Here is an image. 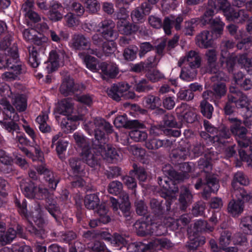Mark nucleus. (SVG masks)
Segmentation results:
<instances>
[{
    "instance_id": "obj_1",
    "label": "nucleus",
    "mask_w": 252,
    "mask_h": 252,
    "mask_svg": "<svg viewBox=\"0 0 252 252\" xmlns=\"http://www.w3.org/2000/svg\"><path fill=\"white\" fill-rule=\"evenodd\" d=\"M84 128L90 135L94 134L95 140L97 141L99 145V153L101 158L106 159L109 162L121 159L120 154L116 149L104 143L105 139L104 131L111 133L113 130L110 123L103 119L98 118L94 119V122L86 123Z\"/></svg>"
},
{
    "instance_id": "obj_2",
    "label": "nucleus",
    "mask_w": 252,
    "mask_h": 252,
    "mask_svg": "<svg viewBox=\"0 0 252 252\" xmlns=\"http://www.w3.org/2000/svg\"><path fill=\"white\" fill-rule=\"evenodd\" d=\"M215 0L216 4L213 0H209L208 7L201 19V23L203 25H210L214 32L220 34L223 31L224 23L219 18L213 19V17L219 10H221L226 17L232 7L228 0Z\"/></svg>"
},
{
    "instance_id": "obj_3",
    "label": "nucleus",
    "mask_w": 252,
    "mask_h": 252,
    "mask_svg": "<svg viewBox=\"0 0 252 252\" xmlns=\"http://www.w3.org/2000/svg\"><path fill=\"white\" fill-rule=\"evenodd\" d=\"M15 204L18 207L19 213L27 218L30 222L27 227L28 230L31 233L37 235H42L44 234V230L43 227L45 221L42 218L41 211L39 205H37V208L34 211H32L31 214L28 215L27 210V202L25 199H24L21 203L20 200L16 199Z\"/></svg>"
},
{
    "instance_id": "obj_4",
    "label": "nucleus",
    "mask_w": 252,
    "mask_h": 252,
    "mask_svg": "<svg viewBox=\"0 0 252 252\" xmlns=\"http://www.w3.org/2000/svg\"><path fill=\"white\" fill-rule=\"evenodd\" d=\"M228 120L231 123V132L235 136L239 145L241 147L250 146L251 151V154L250 155H245V153H243V151H240V155L242 160L249 162V159H247V158H252V136L250 138L246 136L247 129L241 126V120L235 118H229Z\"/></svg>"
},
{
    "instance_id": "obj_5",
    "label": "nucleus",
    "mask_w": 252,
    "mask_h": 252,
    "mask_svg": "<svg viewBox=\"0 0 252 252\" xmlns=\"http://www.w3.org/2000/svg\"><path fill=\"white\" fill-rule=\"evenodd\" d=\"M205 60L207 62L204 72L215 74L212 77L213 81L226 80V76L220 70L219 65L217 64V55L215 49H209L206 51Z\"/></svg>"
},
{
    "instance_id": "obj_6",
    "label": "nucleus",
    "mask_w": 252,
    "mask_h": 252,
    "mask_svg": "<svg viewBox=\"0 0 252 252\" xmlns=\"http://www.w3.org/2000/svg\"><path fill=\"white\" fill-rule=\"evenodd\" d=\"M48 38L40 34L36 35L32 42L34 45L29 47V63L33 67H36L39 64V61L38 58V51L43 52L47 44Z\"/></svg>"
},
{
    "instance_id": "obj_7",
    "label": "nucleus",
    "mask_w": 252,
    "mask_h": 252,
    "mask_svg": "<svg viewBox=\"0 0 252 252\" xmlns=\"http://www.w3.org/2000/svg\"><path fill=\"white\" fill-rule=\"evenodd\" d=\"M234 46V43L230 41H223L220 45L221 53L220 62L223 68H226L229 72L232 71L235 66V56L230 55L229 49Z\"/></svg>"
},
{
    "instance_id": "obj_8",
    "label": "nucleus",
    "mask_w": 252,
    "mask_h": 252,
    "mask_svg": "<svg viewBox=\"0 0 252 252\" xmlns=\"http://www.w3.org/2000/svg\"><path fill=\"white\" fill-rule=\"evenodd\" d=\"M0 94L3 97L2 99L7 100L6 97L11 99L13 104L17 110L20 112L24 111L27 108V98L23 95L13 94L11 91L10 87L7 84L0 85Z\"/></svg>"
},
{
    "instance_id": "obj_9",
    "label": "nucleus",
    "mask_w": 252,
    "mask_h": 252,
    "mask_svg": "<svg viewBox=\"0 0 252 252\" xmlns=\"http://www.w3.org/2000/svg\"><path fill=\"white\" fill-rule=\"evenodd\" d=\"M18 58L17 53L15 51L13 53V57L7 58L6 62L0 59V68L7 67L12 70L6 72L2 75V78L6 81H11L15 79L18 75L21 73V66L17 63Z\"/></svg>"
},
{
    "instance_id": "obj_10",
    "label": "nucleus",
    "mask_w": 252,
    "mask_h": 252,
    "mask_svg": "<svg viewBox=\"0 0 252 252\" xmlns=\"http://www.w3.org/2000/svg\"><path fill=\"white\" fill-rule=\"evenodd\" d=\"M234 195L238 198V200H232L230 201L228 205V211L233 217H236L243 211L244 202L248 200L249 199H252V195L250 197V195L247 194L245 191L242 189L240 190L235 189L233 195Z\"/></svg>"
},
{
    "instance_id": "obj_11",
    "label": "nucleus",
    "mask_w": 252,
    "mask_h": 252,
    "mask_svg": "<svg viewBox=\"0 0 252 252\" xmlns=\"http://www.w3.org/2000/svg\"><path fill=\"white\" fill-rule=\"evenodd\" d=\"M81 159L91 167H94L99 164L100 160V155L99 153V145L97 142L93 144L92 147L90 146L82 149L80 154Z\"/></svg>"
},
{
    "instance_id": "obj_12",
    "label": "nucleus",
    "mask_w": 252,
    "mask_h": 252,
    "mask_svg": "<svg viewBox=\"0 0 252 252\" xmlns=\"http://www.w3.org/2000/svg\"><path fill=\"white\" fill-rule=\"evenodd\" d=\"M0 104L3 107L4 112L11 121L5 122L3 123V127L9 132H13L19 129V126L15 122L19 120V116L15 113L14 108L11 105L9 102L5 99L0 100Z\"/></svg>"
},
{
    "instance_id": "obj_13",
    "label": "nucleus",
    "mask_w": 252,
    "mask_h": 252,
    "mask_svg": "<svg viewBox=\"0 0 252 252\" xmlns=\"http://www.w3.org/2000/svg\"><path fill=\"white\" fill-rule=\"evenodd\" d=\"M65 53L62 50H52L49 55V60L45 63V68L48 73L56 70L63 64Z\"/></svg>"
},
{
    "instance_id": "obj_14",
    "label": "nucleus",
    "mask_w": 252,
    "mask_h": 252,
    "mask_svg": "<svg viewBox=\"0 0 252 252\" xmlns=\"http://www.w3.org/2000/svg\"><path fill=\"white\" fill-rule=\"evenodd\" d=\"M69 164L75 180L72 182V186L74 187L83 186L85 181L82 179V177L85 174L84 165L80 160L74 158L70 159Z\"/></svg>"
},
{
    "instance_id": "obj_15",
    "label": "nucleus",
    "mask_w": 252,
    "mask_h": 252,
    "mask_svg": "<svg viewBox=\"0 0 252 252\" xmlns=\"http://www.w3.org/2000/svg\"><path fill=\"white\" fill-rule=\"evenodd\" d=\"M158 183L162 188V196L167 199H173L176 197V193L178 191V188L175 186L174 182L169 180L166 177L158 178Z\"/></svg>"
},
{
    "instance_id": "obj_16",
    "label": "nucleus",
    "mask_w": 252,
    "mask_h": 252,
    "mask_svg": "<svg viewBox=\"0 0 252 252\" xmlns=\"http://www.w3.org/2000/svg\"><path fill=\"white\" fill-rule=\"evenodd\" d=\"M20 187L24 195L30 198L42 199L47 192L46 189L36 188L34 184L31 182L25 183L23 181L21 183Z\"/></svg>"
},
{
    "instance_id": "obj_17",
    "label": "nucleus",
    "mask_w": 252,
    "mask_h": 252,
    "mask_svg": "<svg viewBox=\"0 0 252 252\" xmlns=\"http://www.w3.org/2000/svg\"><path fill=\"white\" fill-rule=\"evenodd\" d=\"M115 23L110 19H105L101 21L98 25L96 31L100 32L103 37L107 40L115 39L117 37V33L114 30Z\"/></svg>"
},
{
    "instance_id": "obj_18",
    "label": "nucleus",
    "mask_w": 252,
    "mask_h": 252,
    "mask_svg": "<svg viewBox=\"0 0 252 252\" xmlns=\"http://www.w3.org/2000/svg\"><path fill=\"white\" fill-rule=\"evenodd\" d=\"M190 221V218L188 215H183L179 219L175 220L171 218H168L164 220V226H162V231L157 232V234L162 235L167 232V228L169 227L171 230H176L179 227L182 228V225L185 226Z\"/></svg>"
},
{
    "instance_id": "obj_19",
    "label": "nucleus",
    "mask_w": 252,
    "mask_h": 252,
    "mask_svg": "<svg viewBox=\"0 0 252 252\" xmlns=\"http://www.w3.org/2000/svg\"><path fill=\"white\" fill-rule=\"evenodd\" d=\"M126 8H120V10L117 14V18L119 20L117 26L119 32L122 33L128 34L131 33L132 29L131 25L127 21L128 12Z\"/></svg>"
},
{
    "instance_id": "obj_20",
    "label": "nucleus",
    "mask_w": 252,
    "mask_h": 252,
    "mask_svg": "<svg viewBox=\"0 0 252 252\" xmlns=\"http://www.w3.org/2000/svg\"><path fill=\"white\" fill-rule=\"evenodd\" d=\"M162 226H164L163 224H158L157 225V224L154 223L149 224L140 221H137L134 224V228L136 230L137 234L140 236H145L153 233L155 228H157L155 231L156 235H159L157 234V232L162 231Z\"/></svg>"
},
{
    "instance_id": "obj_21",
    "label": "nucleus",
    "mask_w": 252,
    "mask_h": 252,
    "mask_svg": "<svg viewBox=\"0 0 252 252\" xmlns=\"http://www.w3.org/2000/svg\"><path fill=\"white\" fill-rule=\"evenodd\" d=\"M120 199L121 203L115 198H110L112 207L114 211H117L119 208L126 218L129 217L130 216L129 212L130 203L128 194L125 192H122L120 196Z\"/></svg>"
},
{
    "instance_id": "obj_22",
    "label": "nucleus",
    "mask_w": 252,
    "mask_h": 252,
    "mask_svg": "<svg viewBox=\"0 0 252 252\" xmlns=\"http://www.w3.org/2000/svg\"><path fill=\"white\" fill-rule=\"evenodd\" d=\"M87 110L86 108L84 109L83 110L84 112L80 115L62 118L60 123V126L63 130L66 133H69L76 129L79 125L78 121L83 120V115L86 112Z\"/></svg>"
},
{
    "instance_id": "obj_23",
    "label": "nucleus",
    "mask_w": 252,
    "mask_h": 252,
    "mask_svg": "<svg viewBox=\"0 0 252 252\" xmlns=\"http://www.w3.org/2000/svg\"><path fill=\"white\" fill-rule=\"evenodd\" d=\"M204 126L207 131L210 133L209 137H213L216 141L221 143L222 142L221 138H228L230 136L229 130L224 126H222L219 131L208 121H204Z\"/></svg>"
},
{
    "instance_id": "obj_24",
    "label": "nucleus",
    "mask_w": 252,
    "mask_h": 252,
    "mask_svg": "<svg viewBox=\"0 0 252 252\" xmlns=\"http://www.w3.org/2000/svg\"><path fill=\"white\" fill-rule=\"evenodd\" d=\"M230 93L231 94L228 96V101L235 103L237 108L243 109L248 105V98L241 92L236 90L233 87H231L230 88Z\"/></svg>"
},
{
    "instance_id": "obj_25",
    "label": "nucleus",
    "mask_w": 252,
    "mask_h": 252,
    "mask_svg": "<svg viewBox=\"0 0 252 252\" xmlns=\"http://www.w3.org/2000/svg\"><path fill=\"white\" fill-rule=\"evenodd\" d=\"M178 117L182 121L192 123L196 119L194 110L186 103H182L176 109Z\"/></svg>"
},
{
    "instance_id": "obj_26",
    "label": "nucleus",
    "mask_w": 252,
    "mask_h": 252,
    "mask_svg": "<svg viewBox=\"0 0 252 252\" xmlns=\"http://www.w3.org/2000/svg\"><path fill=\"white\" fill-rule=\"evenodd\" d=\"M79 90V85L75 84L73 79L69 75L63 77L60 88L61 94L67 96L75 93Z\"/></svg>"
},
{
    "instance_id": "obj_27",
    "label": "nucleus",
    "mask_w": 252,
    "mask_h": 252,
    "mask_svg": "<svg viewBox=\"0 0 252 252\" xmlns=\"http://www.w3.org/2000/svg\"><path fill=\"white\" fill-rule=\"evenodd\" d=\"M201 58L198 53L194 51H190L186 55L181 58L178 62L179 66H181L186 62L188 63L191 68H196L200 66Z\"/></svg>"
},
{
    "instance_id": "obj_28",
    "label": "nucleus",
    "mask_w": 252,
    "mask_h": 252,
    "mask_svg": "<svg viewBox=\"0 0 252 252\" xmlns=\"http://www.w3.org/2000/svg\"><path fill=\"white\" fill-rule=\"evenodd\" d=\"M129 86L127 83L125 82L119 83L114 84L110 89L107 90L108 95L117 101L120 99L124 93L128 91Z\"/></svg>"
},
{
    "instance_id": "obj_29",
    "label": "nucleus",
    "mask_w": 252,
    "mask_h": 252,
    "mask_svg": "<svg viewBox=\"0 0 252 252\" xmlns=\"http://www.w3.org/2000/svg\"><path fill=\"white\" fill-rule=\"evenodd\" d=\"M233 243L232 234L228 231H224L221 234L219 239V245L220 249L226 252H237L236 247H228Z\"/></svg>"
},
{
    "instance_id": "obj_30",
    "label": "nucleus",
    "mask_w": 252,
    "mask_h": 252,
    "mask_svg": "<svg viewBox=\"0 0 252 252\" xmlns=\"http://www.w3.org/2000/svg\"><path fill=\"white\" fill-rule=\"evenodd\" d=\"M98 68L101 70L103 78H114L119 72L117 65L113 63H101L98 64Z\"/></svg>"
},
{
    "instance_id": "obj_31",
    "label": "nucleus",
    "mask_w": 252,
    "mask_h": 252,
    "mask_svg": "<svg viewBox=\"0 0 252 252\" xmlns=\"http://www.w3.org/2000/svg\"><path fill=\"white\" fill-rule=\"evenodd\" d=\"M73 100L70 98H65L61 100L56 110L55 117L57 120L59 121L60 116L58 114L63 116L67 115L73 112Z\"/></svg>"
},
{
    "instance_id": "obj_32",
    "label": "nucleus",
    "mask_w": 252,
    "mask_h": 252,
    "mask_svg": "<svg viewBox=\"0 0 252 252\" xmlns=\"http://www.w3.org/2000/svg\"><path fill=\"white\" fill-rule=\"evenodd\" d=\"M249 18L248 12L244 9H235L233 8L226 14V19L230 21L243 23Z\"/></svg>"
},
{
    "instance_id": "obj_33",
    "label": "nucleus",
    "mask_w": 252,
    "mask_h": 252,
    "mask_svg": "<svg viewBox=\"0 0 252 252\" xmlns=\"http://www.w3.org/2000/svg\"><path fill=\"white\" fill-rule=\"evenodd\" d=\"M114 124L117 127L143 128L144 124L137 120L128 121L126 115H121L116 118Z\"/></svg>"
},
{
    "instance_id": "obj_34",
    "label": "nucleus",
    "mask_w": 252,
    "mask_h": 252,
    "mask_svg": "<svg viewBox=\"0 0 252 252\" xmlns=\"http://www.w3.org/2000/svg\"><path fill=\"white\" fill-rule=\"evenodd\" d=\"M36 170L39 174L44 175V178L49 183V188L55 189L59 182L58 179L56 178L55 174L46 167L45 164L38 166Z\"/></svg>"
},
{
    "instance_id": "obj_35",
    "label": "nucleus",
    "mask_w": 252,
    "mask_h": 252,
    "mask_svg": "<svg viewBox=\"0 0 252 252\" xmlns=\"http://www.w3.org/2000/svg\"><path fill=\"white\" fill-rule=\"evenodd\" d=\"M152 9L150 4L144 2L140 6L136 8L131 13V17L133 21H141L146 15H148Z\"/></svg>"
},
{
    "instance_id": "obj_36",
    "label": "nucleus",
    "mask_w": 252,
    "mask_h": 252,
    "mask_svg": "<svg viewBox=\"0 0 252 252\" xmlns=\"http://www.w3.org/2000/svg\"><path fill=\"white\" fill-rule=\"evenodd\" d=\"M214 94L211 91H207L203 93V97L205 99L212 100L213 96L216 98H220L224 95L226 92V88L224 83L217 84L214 86Z\"/></svg>"
},
{
    "instance_id": "obj_37",
    "label": "nucleus",
    "mask_w": 252,
    "mask_h": 252,
    "mask_svg": "<svg viewBox=\"0 0 252 252\" xmlns=\"http://www.w3.org/2000/svg\"><path fill=\"white\" fill-rule=\"evenodd\" d=\"M183 18L181 16H178L175 18L173 15H170L169 17H166L163 22V29L165 33L169 35L171 34V29L172 28V24L175 23V28L177 30H179L181 29V23L183 22Z\"/></svg>"
},
{
    "instance_id": "obj_38",
    "label": "nucleus",
    "mask_w": 252,
    "mask_h": 252,
    "mask_svg": "<svg viewBox=\"0 0 252 252\" xmlns=\"http://www.w3.org/2000/svg\"><path fill=\"white\" fill-rule=\"evenodd\" d=\"M229 33L235 36V38L237 39H241V41L237 44V47L242 49L246 43L249 42L250 40L248 38L244 37L245 32L244 31H237V27L234 24H230L226 27Z\"/></svg>"
},
{
    "instance_id": "obj_39",
    "label": "nucleus",
    "mask_w": 252,
    "mask_h": 252,
    "mask_svg": "<svg viewBox=\"0 0 252 252\" xmlns=\"http://www.w3.org/2000/svg\"><path fill=\"white\" fill-rule=\"evenodd\" d=\"M196 43L200 48H207L213 44L212 35L208 31H204L196 37Z\"/></svg>"
},
{
    "instance_id": "obj_40",
    "label": "nucleus",
    "mask_w": 252,
    "mask_h": 252,
    "mask_svg": "<svg viewBox=\"0 0 252 252\" xmlns=\"http://www.w3.org/2000/svg\"><path fill=\"white\" fill-rule=\"evenodd\" d=\"M62 9L63 7L61 4L56 1H53L51 3L50 10L47 14L48 18L54 22L61 20L63 17V14L61 12Z\"/></svg>"
},
{
    "instance_id": "obj_41",
    "label": "nucleus",
    "mask_w": 252,
    "mask_h": 252,
    "mask_svg": "<svg viewBox=\"0 0 252 252\" xmlns=\"http://www.w3.org/2000/svg\"><path fill=\"white\" fill-rule=\"evenodd\" d=\"M23 127L25 132L32 139L33 142L35 144L36 147H35V153L37 158V159L42 162L44 159L43 154L36 143V134L34 130L28 124L23 125Z\"/></svg>"
},
{
    "instance_id": "obj_42",
    "label": "nucleus",
    "mask_w": 252,
    "mask_h": 252,
    "mask_svg": "<svg viewBox=\"0 0 252 252\" xmlns=\"http://www.w3.org/2000/svg\"><path fill=\"white\" fill-rule=\"evenodd\" d=\"M72 44L77 49H86L91 45L89 38L82 34H75L72 39Z\"/></svg>"
},
{
    "instance_id": "obj_43",
    "label": "nucleus",
    "mask_w": 252,
    "mask_h": 252,
    "mask_svg": "<svg viewBox=\"0 0 252 252\" xmlns=\"http://www.w3.org/2000/svg\"><path fill=\"white\" fill-rule=\"evenodd\" d=\"M189 233V241L188 242L187 246L189 250H195L199 246L205 243V241L204 237L198 236L195 232L192 235L191 234V232Z\"/></svg>"
},
{
    "instance_id": "obj_44",
    "label": "nucleus",
    "mask_w": 252,
    "mask_h": 252,
    "mask_svg": "<svg viewBox=\"0 0 252 252\" xmlns=\"http://www.w3.org/2000/svg\"><path fill=\"white\" fill-rule=\"evenodd\" d=\"M143 128H134L135 129L131 130L129 133V136L135 142H142L145 141L148 137L147 133L144 131L140 130V129H143Z\"/></svg>"
},
{
    "instance_id": "obj_45",
    "label": "nucleus",
    "mask_w": 252,
    "mask_h": 252,
    "mask_svg": "<svg viewBox=\"0 0 252 252\" xmlns=\"http://www.w3.org/2000/svg\"><path fill=\"white\" fill-rule=\"evenodd\" d=\"M150 246V249H157L163 248L168 249L173 246V244L170 240L166 238H157L153 242L149 243Z\"/></svg>"
},
{
    "instance_id": "obj_46",
    "label": "nucleus",
    "mask_w": 252,
    "mask_h": 252,
    "mask_svg": "<svg viewBox=\"0 0 252 252\" xmlns=\"http://www.w3.org/2000/svg\"><path fill=\"white\" fill-rule=\"evenodd\" d=\"M239 227L246 234L252 235V216H246L241 219Z\"/></svg>"
},
{
    "instance_id": "obj_47",
    "label": "nucleus",
    "mask_w": 252,
    "mask_h": 252,
    "mask_svg": "<svg viewBox=\"0 0 252 252\" xmlns=\"http://www.w3.org/2000/svg\"><path fill=\"white\" fill-rule=\"evenodd\" d=\"M150 246L141 242H136L129 244L127 247L128 252H144L150 249Z\"/></svg>"
},
{
    "instance_id": "obj_48",
    "label": "nucleus",
    "mask_w": 252,
    "mask_h": 252,
    "mask_svg": "<svg viewBox=\"0 0 252 252\" xmlns=\"http://www.w3.org/2000/svg\"><path fill=\"white\" fill-rule=\"evenodd\" d=\"M99 202V198L95 194H88L85 198V205L89 209H94L98 206Z\"/></svg>"
},
{
    "instance_id": "obj_49",
    "label": "nucleus",
    "mask_w": 252,
    "mask_h": 252,
    "mask_svg": "<svg viewBox=\"0 0 252 252\" xmlns=\"http://www.w3.org/2000/svg\"><path fill=\"white\" fill-rule=\"evenodd\" d=\"M16 235V232L12 228H9L5 233H0V245L10 243L15 238Z\"/></svg>"
},
{
    "instance_id": "obj_50",
    "label": "nucleus",
    "mask_w": 252,
    "mask_h": 252,
    "mask_svg": "<svg viewBox=\"0 0 252 252\" xmlns=\"http://www.w3.org/2000/svg\"><path fill=\"white\" fill-rule=\"evenodd\" d=\"M160 104L159 97L149 95L145 97L143 100V104L149 109H154L158 107Z\"/></svg>"
},
{
    "instance_id": "obj_51",
    "label": "nucleus",
    "mask_w": 252,
    "mask_h": 252,
    "mask_svg": "<svg viewBox=\"0 0 252 252\" xmlns=\"http://www.w3.org/2000/svg\"><path fill=\"white\" fill-rule=\"evenodd\" d=\"M192 198V195L186 187L182 188V192L179 198V201L182 205V209H185Z\"/></svg>"
},
{
    "instance_id": "obj_52",
    "label": "nucleus",
    "mask_w": 252,
    "mask_h": 252,
    "mask_svg": "<svg viewBox=\"0 0 252 252\" xmlns=\"http://www.w3.org/2000/svg\"><path fill=\"white\" fill-rule=\"evenodd\" d=\"M86 67L93 72H96L98 70V62L96 58L87 55L84 59Z\"/></svg>"
},
{
    "instance_id": "obj_53",
    "label": "nucleus",
    "mask_w": 252,
    "mask_h": 252,
    "mask_svg": "<svg viewBox=\"0 0 252 252\" xmlns=\"http://www.w3.org/2000/svg\"><path fill=\"white\" fill-rule=\"evenodd\" d=\"M200 108L201 113L204 116L208 119H210L212 117L214 108L211 104L204 100L200 103Z\"/></svg>"
},
{
    "instance_id": "obj_54",
    "label": "nucleus",
    "mask_w": 252,
    "mask_h": 252,
    "mask_svg": "<svg viewBox=\"0 0 252 252\" xmlns=\"http://www.w3.org/2000/svg\"><path fill=\"white\" fill-rule=\"evenodd\" d=\"M236 62L240 64L242 67L245 69L249 68L252 66V58H248L246 55H241L235 57V64Z\"/></svg>"
},
{
    "instance_id": "obj_55",
    "label": "nucleus",
    "mask_w": 252,
    "mask_h": 252,
    "mask_svg": "<svg viewBox=\"0 0 252 252\" xmlns=\"http://www.w3.org/2000/svg\"><path fill=\"white\" fill-rule=\"evenodd\" d=\"M135 90L139 92H146L152 89V87L145 79H143L137 82L134 86Z\"/></svg>"
},
{
    "instance_id": "obj_56",
    "label": "nucleus",
    "mask_w": 252,
    "mask_h": 252,
    "mask_svg": "<svg viewBox=\"0 0 252 252\" xmlns=\"http://www.w3.org/2000/svg\"><path fill=\"white\" fill-rule=\"evenodd\" d=\"M73 137L78 146L82 147V149L89 146L87 139L82 133L76 132L73 134Z\"/></svg>"
},
{
    "instance_id": "obj_57",
    "label": "nucleus",
    "mask_w": 252,
    "mask_h": 252,
    "mask_svg": "<svg viewBox=\"0 0 252 252\" xmlns=\"http://www.w3.org/2000/svg\"><path fill=\"white\" fill-rule=\"evenodd\" d=\"M129 175H136L140 182H143L147 179V175L145 170L143 168H138L134 166V170L131 171Z\"/></svg>"
},
{
    "instance_id": "obj_58",
    "label": "nucleus",
    "mask_w": 252,
    "mask_h": 252,
    "mask_svg": "<svg viewBox=\"0 0 252 252\" xmlns=\"http://www.w3.org/2000/svg\"><path fill=\"white\" fill-rule=\"evenodd\" d=\"M122 189L123 185L118 181L111 182L108 186V191L111 194L117 195L121 192Z\"/></svg>"
},
{
    "instance_id": "obj_59",
    "label": "nucleus",
    "mask_w": 252,
    "mask_h": 252,
    "mask_svg": "<svg viewBox=\"0 0 252 252\" xmlns=\"http://www.w3.org/2000/svg\"><path fill=\"white\" fill-rule=\"evenodd\" d=\"M197 71L194 68H191V70H185L182 69L180 74V78L183 80L186 81H191L196 77Z\"/></svg>"
},
{
    "instance_id": "obj_60",
    "label": "nucleus",
    "mask_w": 252,
    "mask_h": 252,
    "mask_svg": "<svg viewBox=\"0 0 252 252\" xmlns=\"http://www.w3.org/2000/svg\"><path fill=\"white\" fill-rule=\"evenodd\" d=\"M97 213L99 216L102 223H106L110 221V218L107 214V208L106 207L104 204H101L100 206H99L97 209Z\"/></svg>"
},
{
    "instance_id": "obj_61",
    "label": "nucleus",
    "mask_w": 252,
    "mask_h": 252,
    "mask_svg": "<svg viewBox=\"0 0 252 252\" xmlns=\"http://www.w3.org/2000/svg\"><path fill=\"white\" fill-rule=\"evenodd\" d=\"M165 144L164 140H160L157 138L149 139L146 142V147L151 150L158 149Z\"/></svg>"
},
{
    "instance_id": "obj_62",
    "label": "nucleus",
    "mask_w": 252,
    "mask_h": 252,
    "mask_svg": "<svg viewBox=\"0 0 252 252\" xmlns=\"http://www.w3.org/2000/svg\"><path fill=\"white\" fill-rule=\"evenodd\" d=\"M91 252H110L105 247L103 243L96 241L88 246Z\"/></svg>"
},
{
    "instance_id": "obj_63",
    "label": "nucleus",
    "mask_w": 252,
    "mask_h": 252,
    "mask_svg": "<svg viewBox=\"0 0 252 252\" xmlns=\"http://www.w3.org/2000/svg\"><path fill=\"white\" fill-rule=\"evenodd\" d=\"M85 6L87 10L91 13H95L100 8V5L97 0H85Z\"/></svg>"
},
{
    "instance_id": "obj_64",
    "label": "nucleus",
    "mask_w": 252,
    "mask_h": 252,
    "mask_svg": "<svg viewBox=\"0 0 252 252\" xmlns=\"http://www.w3.org/2000/svg\"><path fill=\"white\" fill-rule=\"evenodd\" d=\"M147 78L152 82L159 81L164 78V75L158 70H149L146 75Z\"/></svg>"
}]
</instances>
